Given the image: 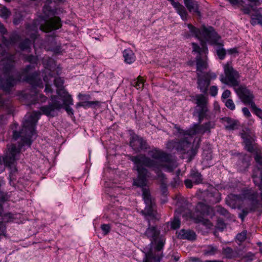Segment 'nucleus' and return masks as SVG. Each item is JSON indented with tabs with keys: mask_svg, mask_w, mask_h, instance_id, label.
<instances>
[{
	"mask_svg": "<svg viewBox=\"0 0 262 262\" xmlns=\"http://www.w3.org/2000/svg\"><path fill=\"white\" fill-rule=\"evenodd\" d=\"M148 153L150 158L145 155L130 157V160L135 165L134 169L138 172L137 178L134 179L133 185L142 188V197L146 206L142 212L146 215L157 218V213L154 209V202L150 191L145 187L147 178L151 174L145 167L151 168L156 173L157 179L164 183L166 178L162 169L171 172L176 167V165L170 154L159 148H154Z\"/></svg>",
	"mask_w": 262,
	"mask_h": 262,
	"instance_id": "nucleus-1",
	"label": "nucleus"
},
{
	"mask_svg": "<svg viewBox=\"0 0 262 262\" xmlns=\"http://www.w3.org/2000/svg\"><path fill=\"white\" fill-rule=\"evenodd\" d=\"M40 115V113L36 111L33 112L28 116L26 115L21 131L20 132L13 131V138L16 140L20 137L21 143L19 144L18 148H16L14 144L9 146L5 157H0V173L5 170L6 166H10L19 159L20 148L23 146L25 145L30 146L32 138L36 136L35 127Z\"/></svg>",
	"mask_w": 262,
	"mask_h": 262,
	"instance_id": "nucleus-2",
	"label": "nucleus"
},
{
	"mask_svg": "<svg viewBox=\"0 0 262 262\" xmlns=\"http://www.w3.org/2000/svg\"><path fill=\"white\" fill-rule=\"evenodd\" d=\"M14 67H0V89L8 92L21 80L26 81L33 86L43 87L40 73L28 74L32 67H26L21 73L15 70Z\"/></svg>",
	"mask_w": 262,
	"mask_h": 262,
	"instance_id": "nucleus-3",
	"label": "nucleus"
},
{
	"mask_svg": "<svg viewBox=\"0 0 262 262\" xmlns=\"http://www.w3.org/2000/svg\"><path fill=\"white\" fill-rule=\"evenodd\" d=\"M57 93L59 97L62 98V101L57 96H52L51 98L52 103L39 108L42 114L48 117H53L57 115V112L62 108L63 105L73 104L71 96L65 90H57Z\"/></svg>",
	"mask_w": 262,
	"mask_h": 262,
	"instance_id": "nucleus-4",
	"label": "nucleus"
},
{
	"mask_svg": "<svg viewBox=\"0 0 262 262\" xmlns=\"http://www.w3.org/2000/svg\"><path fill=\"white\" fill-rule=\"evenodd\" d=\"M144 235L150 239L151 244H155L154 253H159L162 249L165 242V238L160 235V231L156 226L149 225Z\"/></svg>",
	"mask_w": 262,
	"mask_h": 262,
	"instance_id": "nucleus-5",
	"label": "nucleus"
},
{
	"mask_svg": "<svg viewBox=\"0 0 262 262\" xmlns=\"http://www.w3.org/2000/svg\"><path fill=\"white\" fill-rule=\"evenodd\" d=\"M196 106L194 109V113L199 118V124L205 118H210V112L208 107V99L202 94L196 95L195 96Z\"/></svg>",
	"mask_w": 262,
	"mask_h": 262,
	"instance_id": "nucleus-6",
	"label": "nucleus"
},
{
	"mask_svg": "<svg viewBox=\"0 0 262 262\" xmlns=\"http://www.w3.org/2000/svg\"><path fill=\"white\" fill-rule=\"evenodd\" d=\"M225 75L220 76V81L226 85L234 88L240 84L239 73L233 67H225Z\"/></svg>",
	"mask_w": 262,
	"mask_h": 262,
	"instance_id": "nucleus-7",
	"label": "nucleus"
},
{
	"mask_svg": "<svg viewBox=\"0 0 262 262\" xmlns=\"http://www.w3.org/2000/svg\"><path fill=\"white\" fill-rule=\"evenodd\" d=\"M243 195L244 196L243 197L234 194L228 195L226 199V204L232 208L234 209L239 205L240 202L242 201L243 198L251 200L253 203L254 202L257 203V192L252 191L251 190H247L244 192Z\"/></svg>",
	"mask_w": 262,
	"mask_h": 262,
	"instance_id": "nucleus-8",
	"label": "nucleus"
},
{
	"mask_svg": "<svg viewBox=\"0 0 262 262\" xmlns=\"http://www.w3.org/2000/svg\"><path fill=\"white\" fill-rule=\"evenodd\" d=\"M43 70L50 80L53 78L57 90H64L63 86L64 80L62 78L58 77L61 70L60 67H45Z\"/></svg>",
	"mask_w": 262,
	"mask_h": 262,
	"instance_id": "nucleus-9",
	"label": "nucleus"
},
{
	"mask_svg": "<svg viewBox=\"0 0 262 262\" xmlns=\"http://www.w3.org/2000/svg\"><path fill=\"white\" fill-rule=\"evenodd\" d=\"M234 90L241 101L246 105L254 106V95L244 85H239Z\"/></svg>",
	"mask_w": 262,
	"mask_h": 262,
	"instance_id": "nucleus-10",
	"label": "nucleus"
},
{
	"mask_svg": "<svg viewBox=\"0 0 262 262\" xmlns=\"http://www.w3.org/2000/svg\"><path fill=\"white\" fill-rule=\"evenodd\" d=\"M193 52L198 53V55L196 56V66H206L208 64V60L206 56L208 50L205 45V43L203 41H201V48L196 43H192Z\"/></svg>",
	"mask_w": 262,
	"mask_h": 262,
	"instance_id": "nucleus-11",
	"label": "nucleus"
},
{
	"mask_svg": "<svg viewBox=\"0 0 262 262\" xmlns=\"http://www.w3.org/2000/svg\"><path fill=\"white\" fill-rule=\"evenodd\" d=\"M130 146L136 152H139L142 150H145L149 148V146L147 141L142 137L136 134L132 135L130 142Z\"/></svg>",
	"mask_w": 262,
	"mask_h": 262,
	"instance_id": "nucleus-12",
	"label": "nucleus"
},
{
	"mask_svg": "<svg viewBox=\"0 0 262 262\" xmlns=\"http://www.w3.org/2000/svg\"><path fill=\"white\" fill-rule=\"evenodd\" d=\"M241 135L244 140L246 149L252 152L254 150L253 143L255 140L253 132L248 128H244L242 130Z\"/></svg>",
	"mask_w": 262,
	"mask_h": 262,
	"instance_id": "nucleus-13",
	"label": "nucleus"
},
{
	"mask_svg": "<svg viewBox=\"0 0 262 262\" xmlns=\"http://www.w3.org/2000/svg\"><path fill=\"white\" fill-rule=\"evenodd\" d=\"M61 26L60 19L58 17L55 16L47 20L45 24L41 25L40 29L42 31L48 32L58 29Z\"/></svg>",
	"mask_w": 262,
	"mask_h": 262,
	"instance_id": "nucleus-14",
	"label": "nucleus"
},
{
	"mask_svg": "<svg viewBox=\"0 0 262 262\" xmlns=\"http://www.w3.org/2000/svg\"><path fill=\"white\" fill-rule=\"evenodd\" d=\"M196 72L198 75V88L202 92L206 93L210 83L209 79L205 77L204 75L200 71Z\"/></svg>",
	"mask_w": 262,
	"mask_h": 262,
	"instance_id": "nucleus-15",
	"label": "nucleus"
},
{
	"mask_svg": "<svg viewBox=\"0 0 262 262\" xmlns=\"http://www.w3.org/2000/svg\"><path fill=\"white\" fill-rule=\"evenodd\" d=\"M170 2L172 6L176 9L178 13L180 15L183 20H187V12L184 7L178 2H176L173 0H168Z\"/></svg>",
	"mask_w": 262,
	"mask_h": 262,
	"instance_id": "nucleus-16",
	"label": "nucleus"
},
{
	"mask_svg": "<svg viewBox=\"0 0 262 262\" xmlns=\"http://www.w3.org/2000/svg\"><path fill=\"white\" fill-rule=\"evenodd\" d=\"M254 183L258 187H262V169L260 167L254 169L252 174Z\"/></svg>",
	"mask_w": 262,
	"mask_h": 262,
	"instance_id": "nucleus-17",
	"label": "nucleus"
},
{
	"mask_svg": "<svg viewBox=\"0 0 262 262\" xmlns=\"http://www.w3.org/2000/svg\"><path fill=\"white\" fill-rule=\"evenodd\" d=\"M184 4L190 12L200 15L198 2L194 0H184Z\"/></svg>",
	"mask_w": 262,
	"mask_h": 262,
	"instance_id": "nucleus-18",
	"label": "nucleus"
},
{
	"mask_svg": "<svg viewBox=\"0 0 262 262\" xmlns=\"http://www.w3.org/2000/svg\"><path fill=\"white\" fill-rule=\"evenodd\" d=\"M178 236L181 239L190 241L194 240L196 238L195 232L190 230L182 229L180 230Z\"/></svg>",
	"mask_w": 262,
	"mask_h": 262,
	"instance_id": "nucleus-19",
	"label": "nucleus"
},
{
	"mask_svg": "<svg viewBox=\"0 0 262 262\" xmlns=\"http://www.w3.org/2000/svg\"><path fill=\"white\" fill-rule=\"evenodd\" d=\"M123 56L124 60L126 64H132L136 60L135 55L130 49H127L123 51Z\"/></svg>",
	"mask_w": 262,
	"mask_h": 262,
	"instance_id": "nucleus-20",
	"label": "nucleus"
},
{
	"mask_svg": "<svg viewBox=\"0 0 262 262\" xmlns=\"http://www.w3.org/2000/svg\"><path fill=\"white\" fill-rule=\"evenodd\" d=\"M146 260L145 262H160L163 255L162 253H154L150 251L145 254Z\"/></svg>",
	"mask_w": 262,
	"mask_h": 262,
	"instance_id": "nucleus-21",
	"label": "nucleus"
},
{
	"mask_svg": "<svg viewBox=\"0 0 262 262\" xmlns=\"http://www.w3.org/2000/svg\"><path fill=\"white\" fill-rule=\"evenodd\" d=\"M225 123V128L228 130H234L237 128V121L229 117H224L222 119Z\"/></svg>",
	"mask_w": 262,
	"mask_h": 262,
	"instance_id": "nucleus-22",
	"label": "nucleus"
},
{
	"mask_svg": "<svg viewBox=\"0 0 262 262\" xmlns=\"http://www.w3.org/2000/svg\"><path fill=\"white\" fill-rule=\"evenodd\" d=\"M189 176L194 184L197 185L203 182V179L202 174L196 169H192Z\"/></svg>",
	"mask_w": 262,
	"mask_h": 262,
	"instance_id": "nucleus-23",
	"label": "nucleus"
},
{
	"mask_svg": "<svg viewBox=\"0 0 262 262\" xmlns=\"http://www.w3.org/2000/svg\"><path fill=\"white\" fill-rule=\"evenodd\" d=\"M196 71H200L204 75V77L209 79H214L216 77V75L214 73L208 71L207 67H197Z\"/></svg>",
	"mask_w": 262,
	"mask_h": 262,
	"instance_id": "nucleus-24",
	"label": "nucleus"
},
{
	"mask_svg": "<svg viewBox=\"0 0 262 262\" xmlns=\"http://www.w3.org/2000/svg\"><path fill=\"white\" fill-rule=\"evenodd\" d=\"M223 254L228 258H233L238 256L239 254L237 250H234L230 247H226L223 249Z\"/></svg>",
	"mask_w": 262,
	"mask_h": 262,
	"instance_id": "nucleus-25",
	"label": "nucleus"
},
{
	"mask_svg": "<svg viewBox=\"0 0 262 262\" xmlns=\"http://www.w3.org/2000/svg\"><path fill=\"white\" fill-rule=\"evenodd\" d=\"M218 248L216 246L209 245L205 246L203 250V254L207 256H212L216 254Z\"/></svg>",
	"mask_w": 262,
	"mask_h": 262,
	"instance_id": "nucleus-26",
	"label": "nucleus"
},
{
	"mask_svg": "<svg viewBox=\"0 0 262 262\" xmlns=\"http://www.w3.org/2000/svg\"><path fill=\"white\" fill-rule=\"evenodd\" d=\"M26 34L34 40L37 37V27L34 25H28L26 27Z\"/></svg>",
	"mask_w": 262,
	"mask_h": 262,
	"instance_id": "nucleus-27",
	"label": "nucleus"
},
{
	"mask_svg": "<svg viewBox=\"0 0 262 262\" xmlns=\"http://www.w3.org/2000/svg\"><path fill=\"white\" fill-rule=\"evenodd\" d=\"M18 39L19 36L17 34H13L11 36L9 40H8L6 37L3 36L2 43L5 46L8 47L11 45L15 43L18 41Z\"/></svg>",
	"mask_w": 262,
	"mask_h": 262,
	"instance_id": "nucleus-28",
	"label": "nucleus"
},
{
	"mask_svg": "<svg viewBox=\"0 0 262 262\" xmlns=\"http://www.w3.org/2000/svg\"><path fill=\"white\" fill-rule=\"evenodd\" d=\"M41 77H42L43 81L46 82V88L45 91L46 93H52V90L51 88V85L50 83V82L52 81V80L49 79L48 76L45 73L44 70H43L41 72Z\"/></svg>",
	"mask_w": 262,
	"mask_h": 262,
	"instance_id": "nucleus-29",
	"label": "nucleus"
},
{
	"mask_svg": "<svg viewBox=\"0 0 262 262\" xmlns=\"http://www.w3.org/2000/svg\"><path fill=\"white\" fill-rule=\"evenodd\" d=\"M130 84L132 86L135 87L138 90L143 89L144 86V81L142 77L139 76L137 80H134L131 81Z\"/></svg>",
	"mask_w": 262,
	"mask_h": 262,
	"instance_id": "nucleus-30",
	"label": "nucleus"
},
{
	"mask_svg": "<svg viewBox=\"0 0 262 262\" xmlns=\"http://www.w3.org/2000/svg\"><path fill=\"white\" fill-rule=\"evenodd\" d=\"M191 134L192 135H195L198 134H203L205 133L203 125L195 124L193 128L191 130Z\"/></svg>",
	"mask_w": 262,
	"mask_h": 262,
	"instance_id": "nucleus-31",
	"label": "nucleus"
},
{
	"mask_svg": "<svg viewBox=\"0 0 262 262\" xmlns=\"http://www.w3.org/2000/svg\"><path fill=\"white\" fill-rule=\"evenodd\" d=\"M256 207L255 205L253 204L249 208L243 209L242 211V213L239 214V217L243 220L244 217L248 214V213L250 211H253L256 209Z\"/></svg>",
	"mask_w": 262,
	"mask_h": 262,
	"instance_id": "nucleus-32",
	"label": "nucleus"
},
{
	"mask_svg": "<svg viewBox=\"0 0 262 262\" xmlns=\"http://www.w3.org/2000/svg\"><path fill=\"white\" fill-rule=\"evenodd\" d=\"M203 162L205 164H210V161L212 160V154L209 150L204 151L203 153Z\"/></svg>",
	"mask_w": 262,
	"mask_h": 262,
	"instance_id": "nucleus-33",
	"label": "nucleus"
},
{
	"mask_svg": "<svg viewBox=\"0 0 262 262\" xmlns=\"http://www.w3.org/2000/svg\"><path fill=\"white\" fill-rule=\"evenodd\" d=\"M187 27L189 29V33L192 37H198L200 33V31L191 24H187Z\"/></svg>",
	"mask_w": 262,
	"mask_h": 262,
	"instance_id": "nucleus-34",
	"label": "nucleus"
},
{
	"mask_svg": "<svg viewBox=\"0 0 262 262\" xmlns=\"http://www.w3.org/2000/svg\"><path fill=\"white\" fill-rule=\"evenodd\" d=\"M32 44L31 41L29 39H26L19 44V48L21 50H28L30 49Z\"/></svg>",
	"mask_w": 262,
	"mask_h": 262,
	"instance_id": "nucleus-35",
	"label": "nucleus"
},
{
	"mask_svg": "<svg viewBox=\"0 0 262 262\" xmlns=\"http://www.w3.org/2000/svg\"><path fill=\"white\" fill-rule=\"evenodd\" d=\"M196 210L201 214L204 215L207 213V206L203 203H199L196 206Z\"/></svg>",
	"mask_w": 262,
	"mask_h": 262,
	"instance_id": "nucleus-36",
	"label": "nucleus"
},
{
	"mask_svg": "<svg viewBox=\"0 0 262 262\" xmlns=\"http://www.w3.org/2000/svg\"><path fill=\"white\" fill-rule=\"evenodd\" d=\"M11 15V12L6 7H3L0 9V16L4 19H7Z\"/></svg>",
	"mask_w": 262,
	"mask_h": 262,
	"instance_id": "nucleus-37",
	"label": "nucleus"
},
{
	"mask_svg": "<svg viewBox=\"0 0 262 262\" xmlns=\"http://www.w3.org/2000/svg\"><path fill=\"white\" fill-rule=\"evenodd\" d=\"M181 221L178 216H175L171 223V227L173 229H177L180 226Z\"/></svg>",
	"mask_w": 262,
	"mask_h": 262,
	"instance_id": "nucleus-38",
	"label": "nucleus"
},
{
	"mask_svg": "<svg viewBox=\"0 0 262 262\" xmlns=\"http://www.w3.org/2000/svg\"><path fill=\"white\" fill-rule=\"evenodd\" d=\"M241 160L244 167H248L249 166L251 157L249 156L244 155L242 156Z\"/></svg>",
	"mask_w": 262,
	"mask_h": 262,
	"instance_id": "nucleus-39",
	"label": "nucleus"
},
{
	"mask_svg": "<svg viewBox=\"0 0 262 262\" xmlns=\"http://www.w3.org/2000/svg\"><path fill=\"white\" fill-rule=\"evenodd\" d=\"M99 104V102L97 101H84L83 102V107L87 108L89 107H92L94 106L98 105Z\"/></svg>",
	"mask_w": 262,
	"mask_h": 262,
	"instance_id": "nucleus-40",
	"label": "nucleus"
},
{
	"mask_svg": "<svg viewBox=\"0 0 262 262\" xmlns=\"http://www.w3.org/2000/svg\"><path fill=\"white\" fill-rule=\"evenodd\" d=\"M205 132H209L210 129L213 128L215 126V123L213 121H209L203 125Z\"/></svg>",
	"mask_w": 262,
	"mask_h": 262,
	"instance_id": "nucleus-41",
	"label": "nucleus"
},
{
	"mask_svg": "<svg viewBox=\"0 0 262 262\" xmlns=\"http://www.w3.org/2000/svg\"><path fill=\"white\" fill-rule=\"evenodd\" d=\"M101 229L103 231L104 235H107L111 230V226L109 224H102L101 225Z\"/></svg>",
	"mask_w": 262,
	"mask_h": 262,
	"instance_id": "nucleus-42",
	"label": "nucleus"
},
{
	"mask_svg": "<svg viewBox=\"0 0 262 262\" xmlns=\"http://www.w3.org/2000/svg\"><path fill=\"white\" fill-rule=\"evenodd\" d=\"M225 105L227 107L231 110H234L235 108L233 101L231 99H228L226 101Z\"/></svg>",
	"mask_w": 262,
	"mask_h": 262,
	"instance_id": "nucleus-43",
	"label": "nucleus"
},
{
	"mask_svg": "<svg viewBox=\"0 0 262 262\" xmlns=\"http://www.w3.org/2000/svg\"><path fill=\"white\" fill-rule=\"evenodd\" d=\"M246 231H243L240 233L237 234L236 238L237 241L240 242L244 241L246 238Z\"/></svg>",
	"mask_w": 262,
	"mask_h": 262,
	"instance_id": "nucleus-44",
	"label": "nucleus"
},
{
	"mask_svg": "<svg viewBox=\"0 0 262 262\" xmlns=\"http://www.w3.org/2000/svg\"><path fill=\"white\" fill-rule=\"evenodd\" d=\"M251 108L254 111V113L259 118H262V110L256 107L254 103V106L251 105Z\"/></svg>",
	"mask_w": 262,
	"mask_h": 262,
	"instance_id": "nucleus-45",
	"label": "nucleus"
},
{
	"mask_svg": "<svg viewBox=\"0 0 262 262\" xmlns=\"http://www.w3.org/2000/svg\"><path fill=\"white\" fill-rule=\"evenodd\" d=\"M26 60L31 64H38L37 58L35 56L32 55L28 56L26 57Z\"/></svg>",
	"mask_w": 262,
	"mask_h": 262,
	"instance_id": "nucleus-46",
	"label": "nucleus"
},
{
	"mask_svg": "<svg viewBox=\"0 0 262 262\" xmlns=\"http://www.w3.org/2000/svg\"><path fill=\"white\" fill-rule=\"evenodd\" d=\"M198 222L201 223L202 225L208 228L210 227L211 225L210 222L208 220L204 219V218L199 219Z\"/></svg>",
	"mask_w": 262,
	"mask_h": 262,
	"instance_id": "nucleus-47",
	"label": "nucleus"
},
{
	"mask_svg": "<svg viewBox=\"0 0 262 262\" xmlns=\"http://www.w3.org/2000/svg\"><path fill=\"white\" fill-rule=\"evenodd\" d=\"M217 211L219 213H220L221 215L228 216L229 214L228 211L225 209L224 208H223L222 207H218Z\"/></svg>",
	"mask_w": 262,
	"mask_h": 262,
	"instance_id": "nucleus-48",
	"label": "nucleus"
},
{
	"mask_svg": "<svg viewBox=\"0 0 262 262\" xmlns=\"http://www.w3.org/2000/svg\"><path fill=\"white\" fill-rule=\"evenodd\" d=\"M217 54L220 59H223L225 57L226 54V51L224 49H219L217 50Z\"/></svg>",
	"mask_w": 262,
	"mask_h": 262,
	"instance_id": "nucleus-49",
	"label": "nucleus"
},
{
	"mask_svg": "<svg viewBox=\"0 0 262 262\" xmlns=\"http://www.w3.org/2000/svg\"><path fill=\"white\" fill-rule=\"evenodd\" d=\"M218 89L216 86H212L210 88L209 93L212 96H215L217 94Z\"/></svg>",
	"mask_w": 262,
	"mask_h": 262,
	"instance_id": "nucleus-50",
	"label": "nucleus"
},
{
	"mask_svg": "<svg viewBox=\"0 0 262 262\" xmlns=\"http://www.w3.org/2000/svg\"><path fill=\"white\" fill-rule=\"evenodd\" d=\"M217 228L221 230H223L226 227V224L224 223V222L220 219L217 220Z\"/></svg>",
	"mask_w": 262,
	"mask_h": 262,
	"instance_id": "nucleus-51",
	"label": "nucleus"
},
{
	"mask_svg": "<svg viewBox=\"0 0 262 262\" xmlns=\"http://www.w3.org/2000/svg\"><path fill=\"white\" fill-rule=\"evenodd\" d=\"M255 160L259 165V166L257 167H260L262 169V157L258 155H256L255 157Z\"/></svg>",
	"mask_w": 262,
	"mask_h": 262,
	"instance_id": "nucleus-52",
	"label": "nucleus"
},
{
	"mask_svg": "<svg viewBox=\"0 0 262 262\" xmlns=\"http://www.w3.org/2000/svg\"><path fill=\"white\" fill-rule=\"evenodd\" d=\"M37 99L38 102L43 103L47 101V97L43 95L39 94L38 96L37 95Z\"/></svg>",
	"mask_w": 262,
	"mask_h": 262,
	"instance_id": "nucleus-53",
	"label": "nucleus"
},
{
	"mask_svg": "<svg viewBox=\"0 0 262 262\" xmlns=\"http://www.w3.org/2000/svg\"><path fill=\"white\" fill-rule=\"evenodd\" d=\"M231 95V92L228 90L224 91L222 94V98L223 99L228 98Z\"/></svg>",
	"mask_w": 262,
	"mask_h": 262,
	"instance_id": "nucleus-54",
	"label": "nucleus"
},
{
	"mask_svg": "<svg viewBox=\"0 0 262 262\" xmlns=\"http://www.w3.org/2000/svg\"><path fill=\"white\" fill-rule=\"evenodd\" d=\"M192 180L191 179H186L184 181V183L188 188H191L193 186Z\"/></svg>",
	"mask_w": 262,
	"mask_h": 262,
	"instance_id": "nucleus-55",
	"label": "nucleus"
},
{
	"mask_svg": "<svg viewBox=\"0 0 262 262\" xmlns=\"http://www.w3.org/2000/svg\"><path fill=\"white\" fill-rule=\"evenodd\" d=\"M79 99L81 100H87L90 98V96L89 95H85L82 94H79L78 95Z\"/></svg>",
	"mask_w": 262,
	"mask_h": 262,
	"instance_id": "nucleus-56",
	"label": "nucleus"
},
{
	"mask_svg": "<svg viewBox=\"0 0 262 262\" xmlns=\"http://www.w3.org/2000/svg\"><path fill=\"white\" fill-rule=\"evenodd\" d=\"M242 112L244 114V115L247 118L251 116L250 112H249V110L247 107H244L242 109Z\"/></svg>",
	"mask_w": 262,
	"mask_h": 262,
	"instance_id": "nucleus-57",
	"label": "nucleus"
},
{
	"mask_svg": "<svg viewBox=\"0 0 262 262\" xmlns=\"http://www.w3.org/2000/svg\"><path fill=\"white\" fill-rule=\"evenodd\" d=\"M65 110L69 115H73V109L70 106V105L64 106Z\"/></svg>",
	"mask_w": 262,
	"mask_h": 262,
	"instance_id": "nucleus-58",
	"label": "nucleus"
},
{
	"mask_svg": "<svg viewBox=\"0 0 262 262\" xmlns=\"http://www.w3.org/2000/svg\"><path fill=\"white\" fill-rule=\"evenodd\" d=\"M0 33L2 34H5L7 33V30L4 27V25L0 22Z\"/></svg>",
	"mask_w": 262,
	"mask_h": 262,
	"instance_id": "nucleus-59",
	"label": "nucleus"
},
{
	"mask_svg": "<svg viewBox=\"0 0 262 262\" xmlns=\"http://www.w3.org/2000/svg\"><path fill=\"white\" fill-rule=\"evenodd\" d=\"M259 17L257 16L252 15L251 16V24H256L257 21L259 20Z\"/></svg>",
	"mask_w": 262,
	"mask_h": 262,
	"instance_id": "nucleus-60",
	"label": "nucleus"
},
{
	"mask_svg": "<svg viewBox=\"0 0 262 262\" xmlns=\"http://www.w3.org/2000/svg\"><path fill=\"white\" fill-rule=\"evenodd\" d=\"M180 144L181 145H183L184 146H186L187 147H191V144L187 142V141H181V142H180Z\"/></svg>",
	"mask_w": 262,
	"mask_h": 262,
	"instance_id": "nucleus-61",
	"label": "nucleus"
},
{
	"mask_svg": "<svg viewBox=\"0 0 262 262\" xmlns=\"http://www.w3.org/2000/svg\"><path fill=\"white\" fill-rule=\"evenodd\" d=\"M227 52L230 54H233L237 53V50L236 48L230 49L227 50Z\"/></svg>",
	"mask_w": 262,
	"mask_h": 262,
	"instance_id": "nucleus-62",
	"label": "nucleus"
},
{
	"mask_svg": "<svg viewBox=\"0 0 262 262\" xmlns=\"http://www.w3.org/2000/svg\"><path fill=\"white\" fill-rule=\"evenodd\" d=\"M5 55V50L2 44H0V56H4Z\"/></svg>",
	"mask_w": 262,
	"mask_h": 262,
	"instance_id": "nucleus-63",
	"label": "nucleus"
},
{
	"mask_svg": "<svg viewBox=\"0 0 262 262\" xmlns=\"http://www.w3.org/2000/svg\"><path fill=\"white\" fill-rule=\"evenodd\" d=\"M183 36L185 38H189L191 37H192L191 35V34L188 32H185L183 34Z\"/></svg>",
	"mask_w": 262,
	"mask_h": 262,
	"instance_id": "nucleus-64",
	"label": "nucleus"
}]
</instances>
